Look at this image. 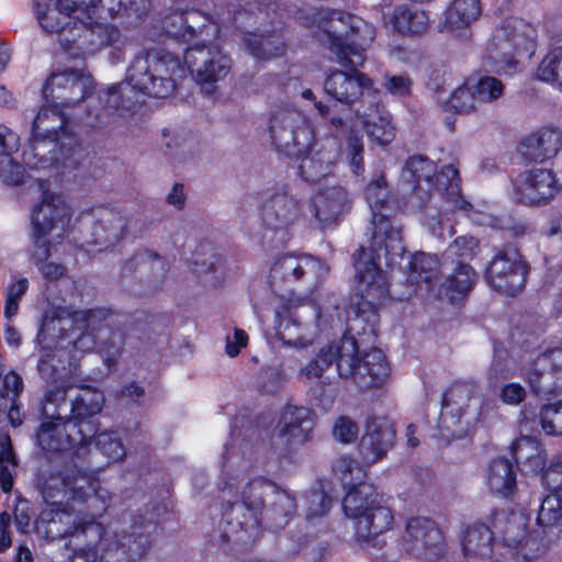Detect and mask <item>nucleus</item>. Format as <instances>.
Segmentation results:
<instances>
[{"label":"nucleus","instance_id":"obj_1","mask_svg":"<svg viewBox=\"0 0 562 562\" xmlns=\"http://www.w3.org/2000/svg\"><path fill=\"white\" fill-rule=\"evenodd\" d=\"M297 20L314 32L338 64L353 68L351 72H330L324 82L326 93L349 105L361 97L375 100L372 80L357 70L364 63L366 48L375 37L374 26L350 12L324 7L299 11Z\"/></svg>","mask_w":562,"mask_h":562},{"label":"nucleus","instance_id":"obj_2","mask_svg":"<svg viewBox=\"0 0 562 562\" xmlns=\"http://www.w3.org/2000/svg\"><path fill=\"white\" fill-rule=\"evenodd\" d=\"M186 71L179 57L164 48H143L131 59L125 79L100 91L97 97L89 94L79 123L90 127H103L114 115H125L138 106L137 95L165 99L178 88Z\"/></svg>","mask_w":562,"mask_h":562},{"label":"nucleus","instance_id":"obj_3","mask_svg":"<svg viewBox=\"0 0 562 562\" xmlns=\"http://www.w3.org/2000/svg\"><path fill=\"white\" fill-rule=\"evenodd\" d=\"M366 199L372 211V235L369 249L361 248L355 262L356 291L370 308L378 307L389 295V280L380 267L392 266L404 255L401 231L392 226L381 211L389 199V188L383 173H376L366 188Z\"/></svg>","mask_w":562,"mask_h":562},{"label":"nucleus","instance_id":"obj_4","mask_svg":"<svg viewBox=\"0 0 562 562\" xmlns=\"http://www.w3.org/2000/svg\"><path fill=\"white\" fill-rule=\"evenodd\" d=\"M215 14L223 25L243 31V43L257 60H271L286 52L284 9L273 0H218Z\"/></svg>","mask_w":562,"mask_h":562},{"label":"nucleus","instance_id":"obj_5","mask_svg":"<svg viewBox=\"0 0 562 562\" xmlns=\"http://www.w3.org/2000/svg\"><path fill=\"white\" fill-rule=\"evenodd\" d=\"M237 476H227L221 488L223 501V533L228 540L248 543L260 531L261 516L266 509V499L276 491L271 481L257 477L244 483Z\"/></svg>","mask_w":562,"mask_h":562},{"label":"nucleus","instance_id":"obj_6","mask_svg":"<svg viewBox=\"0 0 562 562\" xmlns=\"http://www.w3.org/2000/svg\"><path fill=\"white\" fill-rule=\"evenodd\" d=\"M72 326L74 319L64 311L46 314L37 334L38 344L45 350L37 362V372L53 386H74V361L79 350L69 342L75 339V336H70Z\"/></svg>","mask_w":562,"mask_h":562},{"label":"nucleus","instance_id":"obj_7","mask_svg":"<svg viewBox=\"0 0 562 562\" xmlns=\"http://www.w3.org/2000/svg\"><path fill=\"white\" fill-rule=\"evenodd\" d=\"M68 315V313H66ZM74 319L69 340L74 349L87 352L98 347L108 367L121 358L127 337V328L119 322L117 315L106 308L76 311L69 314Z\"/></svg>","mask_w":562,"mask_h":562},{"label":"nucleus","instance_id":"obj_8","mask_svg":"<svg viewBox=\"0 0 562 562\" xmlns=\"http://www.w3.org/2000/svg\"><path fill=\"white\" fill-rule=\"evenodd\" d=\"M403 177L414 183L413 199L416 206H424L434 191L440 192L456 207H463L465 201L461 195L459 170L453 165L443 166L437 172L436 164L426 156L411 157L404 167Z\"/></svg>","mask_w":562,"mask_h":562},{"label":"nucleus","instance_id":"obj_9","mask_svg":"<svg viewBox=\"0 0 562 562\" xmlns=\"http://www.w3.org/2000/svg\"><path fill=\"white\" fill-rule=\"evenodd\" d=\"M269 135L277 151L295 159L308 154L315 140L310 120L291 106H278L271 111Z\"/></svg>","mask_w":562,"mask_h":562},{"label":"nucleus","instance_id":"obj_10","mask_svg":"<svg viewBox=\"0 0 562 562\" xmlns=\"http://www.w3.org/2000/svg\"><path fill=\"white\" fill-rule=\"evenodd\" d=\"M312 312L319 330L335 327L340 318L333 313L325 314L319 308L306 306L303 300H282L276 308V335L284 346L306 348L312 345L314 334L303 322L305 312Z\"/></svg>","mask_w":562,"mask_h":562},{"label":"nucleus","instance_id":"obj_11","mask_svg":"<svg viewBox=\"0 0 562 562\" xmlns=\"http://www.w3.org/2000/svg\"><path fill=\"white\" fill-rule=\"evenodd\" d=\"M537 31L522 19H510L496 30L486 46V58L498 70L509 71L516 66V55L531 56L536 49Z\"/></svg>","mask_w":562,"mask_h":562},{"label":"nucleus","instance_id":"obj_12","mask_svg":"<svg viewBox=\"0 0 562 562\" xmlns=\"http://www.w3.org/2000/svg\"><path fill=\"white\" fill-rule=\"evenodd\" d=\"M341 358L338 374L342 379H351L360 390H368L383 384L390 367L382 350L371 349L358 359L357 341L352 337L341 338Z\"/></svg>","mask_w":562,"mask_h":562},{"label":"nucleus","instance_id":"obj_13","mask_svg":"<svg viewBox=\"0 0 562 562\" xmlns=\"http://www.w3.org/2000/svg\"><path fill=\"white\" fill-rule=\"evenodd\" d=\"M201 38L202 42H198L186 49L183 60L179 58L186 71L180 81L187 77L189 71L198 85H213L223 80L229 74L232 59L218 45L206 44V41L212 37L204 35Z\"/></svg>","mask_w":562,"mask_h":562},{"label":"nucleus","instance_id":"obj_14","mask_svg":"<svg viewBox=\"0 0 562 562\" xmlns=\"http://www.w3.org/2000/svg\"><path fill=\"white\" fill-rule=\"evenodd\" d=\"M94 89L91 75L79 69H65L53 72L43 88V95L47 103L63 110L81 109V102L88 103L89 94ZM78 111H76L77 113ZM79 113H83L79 111Z\"/></svg>","mask_w":562,"mask_h":562},{"label":"nucleus","instance_id":"obj_15","mask_svg":"<svg viewBox=\"0 0 562 562\" xmlns=\"http://www.w3.org/2000/svg\"><path fill=\"white\" fill-rule=\"evenodd\" d=\"M78 115H82V113H67L66 110L46 102L33 122L31 148L23 153L24 162L32 168L37 167L38 164L47 162L44 155L40 153L41 146L48 142L49 146L54 148L65 126L70 121L79 122L76 120Z\"/></svg>","mask_w":562,"mask_h":562},{"label":"nucleus","instance_id":"obj_16","mask_svg":"<svg viewBox=\"0 0 562 562\" xmlns=\"http://www.w3.org/2000/svg\"><path fill=\"white\" fill-rule=\"evenodd\" d=\"M527 266L517 248H495L485 271L487 283L497 292L514 296L526 284Z\"/></svg>","mask_w":562,"mask_h":562},{"label":"nucleus","instance_id":"obj_17","mask_svg":"<svg viewBox=\"0 0 562 562\" xmlns=\"http://www.w3.org/2000/svg\"><path fill=\"white\" fill-rule=\"evenodd\" d=\"M405 550L425 562H438L446 553L441 530L426 517L411 518L403 536Z\"/></svg>","mask_w":562,"mask_h":562},{"label":"nucleus","instance_id":"obj_18","mask_svg":"<svg viewBox=\"0 0 562 562\" xmlns=\"http://www.w3.org/2000/svg\"><path fill=\"white\" fill-rule=\"evenodd\" d=\"M213 2V18L199 10L177 7L173 12L168 14L164 20V29L167 35L182 40L183 42L192 41L195 37H217L220 26L223 25L215 14V4Z\"/></svg>","mask_w":562,"mask_h":562},{"label":"nucleus","instance_id":"obj_19","mask_svg":"<svg viewBox=\"0 0 562 562\" xmlns=\"http://www.w3.org/2000/svg\"><path fill=\"white\" fill-rule=\"evenodd\" d=\"M520 375L537 396L557 394L562 390V349L539 355L521 368Z\"/></svg>","mask_w":562,"mask_h":562},{"label":"nucleus","instance_id":"obj_20","mask_svg":"<svg viewBox=\"0 0 562 562\" xmlns=\"http://www.w3.org/2000/svg\"><path fill=\"white\" fill-rule=\"evenodd\" d=\"M71 220L70 207L65 200L50 191H43L40 202L33 207L31 223L37 235H49L63 239Z\"/></svg>","mask_w":562,"mask_h":562},{"label":"nucleus","instance_id":"obj_21","mask_svg":"<svg viewBox=\"0 0 562 562\" xmlns=\"http://www.w3.org/2000/svg\"><path fill=\"white\" fill-rule=\"evenodd\" d=\"M87 232L85 244L97 247L98 251L116 245L126 234V220L116 211L100 209L85 218Z\"/></svg>","mask_w":562,"mask_h":562},{"label":"nucleus","instance_id":"obj_22","mask_svg":"<svg viewBox=\"0 0 562 562\" xmlns=\"http://www.w3.org/2000/svg\"><path fill=\"white\" fill-rule=\"evenodd\" d=\"M261 216L271 228L284 227L300 214L299 198L288 186H274L266 189L260 195Z\"/></svg>","mask_w":562,"mask_h":562},{"label":"nucleus","instance_id":"obj_23","mask_svg":"<svg viewBox=\"0 0 562 562\" xmlns=\"http://www.w3.org/2000/svg\"><path fill=\"white\" fill-rule=\"evenodd\" d=\"M78 35L68 38L61 34L60 44L65 52L72 57L94 54L98 50L114 45L120 41L121 33L113 26L108 24L87 23L86 20L80 22Z\"/></svg>","mask_w":562,"mask_h":562},{"label":"nucleus","instance_id":"obj_24","mask_svg":"<svg viewBox=\"0 0 562 562\" xmlns=\"http://www.w3.org/2000/svg\"><path fill=\"white\" fill-rule=\"evenodd\" d=\"M558 192L553 172L544 168L525 170L513 180V198L516 202L533 205L552 199Z\"/></svg>","mask_w":562,"mask_h":562},{"label":"nucleus","instance_id":"obj_25","mask_svg":"<svg viewBox=\"0 0 562 562\" xmlns=\"http://www.w3.org/2000/svg\"><path fill=\"white\" fill-rule=\"evenodd\" d=\"M341 146L337 136H327L315 142L310 155L301 157L299 172L306 182H317L331 175L339 161Z\"/></svg>","mask_w":562,"mask_h":562},{"label":"nucleus","instance_id":"obj_26","mask_svg":"<svg viewBox=\"0 0 562 562\" xmlns=\"http://www.w3.org/2000/svg\"><path fill=\"white\" fill-rule=\"evenodd\" d=\"M104 395L95 387H81L71 400L69 408V423L79 434V438L89 442L98 432L94 417L102 411Z\"/></svg>","mask_w":562,"mask_h":562},{"label":"nucleus","instance_id":"obj_27","mask_svg":"<svg viewBox=\"0 0 562 562\" xmlns=\"http://www.w3.org/2000/svg\"><path fill=\"white\" fill-rule=\"evenodd\" d=\"M314 413L304 406L286 405L277 426V438L285 448L302 446L312 438Z\"/></svg>","mask_w":562,"mask_h":562},{"label":"nucleus","instance_id":"obj_28","mask_svg":"<svg viewBox=\"0 0 562 562\" xmlns=\"http://www.w3.org/2000/svg\"><path fill=\"white\" fill-rule=\"evenodd\" d=\"M395 429L385 417L369 418L359 443V452L366 465H372L386 457L395 442Z\"/></svg>","mask_w":562,"mask_h":562},{"label":"nucleus","instance_id":"obj_29","mask_svg":"<svg viewBox=\"0 0 562 562\" xmlns=\"http://www.w3.org/2000/svg\"><path fill=\"white\" fill-rule=\"evenodd\" d=\"M394 516L391 508L381 504L352 520L353 536L357 543L363 548H382L381 536L391 530Z\"/></svg>","mask_w":562,"mask_h":562},{"label":"nucleus","instance_id":"obj_30","mask_svg":"<svg viewBox=\"0 0 562 562\" xmlns=\"http://www.w3.org/2000/svg\"><path fill=\"white\" fill-rule=\"evenodd\" d=\"M348 210V192L340 186L319 189L311 201V212L322 228L336 225Z\"/></svg>","mask_w":562,"mask_h":562},{"label":"nucleus","instance_id":"obj_31","mask_svg":"<svg viewBox=\"0 0 562 562\" xmlns=\"http://www.w3.org/2000/svg\"><path fill=\"white\" fill-rule=\"evenodd\" d=\"M442 406L459 417L469 415L467 424L476 422L482 414L483 401L479 385L473 381L456 382L443 394Z\"/></svg>","mask_w":562,"mask_h":562},{"label":"nucleus","instance_id":"obj_32","mask_svg":"<svg viewBox=\"0 0 562 562\" xmlns=\"http://www.w3.org/2000/svg\"><path fill=\"white\" fill-rule=\"evenodd\" d=\"M328 272V267L319 259L310 255L285 254L280 256L271 267L273 279L296 281L305 274H312L315 279L323 278Z\"/></svg>","mask_w":562,"mask_h":562},{"label":"nucleus","instance_id":"obj_33","mask_svg":"<svg viewBox=\"0 0 562 562\" xmlns=\"http://www.w3.org/2000/svg\"><path fill=\"white\" fill-rule=\"evenodd\" d=\"M37 443L46 451H65L88 443L79 438L76 429L68 420L43 422L37 432Z\"/></svg>","mask_w":562,"mask_h":562},{"label":"nucleus","instance_id":"obj_34","mask_svg":"<svg viewBox=\"0 0 562 562\" xmlns=\"http://www.w3.org/2000/svg\"><path fill=\"white\" fill-rule=\"evenodd\" d=\"M368 104L367 109H357L356 115L361 120L368 138L376 145L385 146L395 136L390 114L375 100H369Z\"/></svg>","mask_w":562,"mask_h":562},{"label":"nucleus","instance_id":"obj_35","mask_svg":"<svg viewBox=\"0 0 562 562\" xmlns=\"http://www.w3.org/2000/svg\"><path fill=\"white\" fill-rule=\"evenodd\" d=\"M561 146V134L546 128L525 137L519 145V151L530 161L542 162L555 156Z\"/></svg>","mask_w":562,"mask_h":562},{"label":"nucleus","instance_id":"obj_36","mask_svg":"<svg viewBox=\"0 0 562 562\" xmlns=\"http://www.w3.org/2000/svg\"><path fill=\"white\" fill-rule=\"evenodd\" d=\"M462 551L467 562H480L494 553L493 533L484 524H473L462 533Z\"/></svg>","mask_w":562,"mask_h":562},{"label":"nucleus","instance_id":"obj_37","mask_svg":"<svg viewBox=\"0 0 562 562\" xmlns=\"http://www.w3.org/2000/svg\"><path fill=\"white\" fill-rule=\"evenodd\" d=\"M296 507L294 495L276 485V491L271 494L269 504L261 516V524L265 522L269 528L276 530L284 528L295 515Z\"/></svg>","mask_w":562,"mask_h":562},{"label":"nucleus","instance_id":"obj_38","mask_svg":"<svg viewBox=\"0 0 562 562\" xmlns=\"http://www.w3.org/2000/svg\"><path fill=\"white\" fill-rule=\"evenodd\" d=\"M481 13L480 0H453L445 12L441 30L450 33L467 30Z\"/></svg>","mask_w":562,"mask_h":562},{"label":"nucleus","instance_id":"obj_39","mask_svg":"<svg viewBox=\"0 0 562 562\" xmlns=\"http://www.w3.org/2000/svg\"><path fill=\"white\" fill-rule=\"evenodd\" d=\"M379 505L376 493L371 484L359 483L347 492L342 499V509L345 515L351 520L370 510L371 507Z\"/></svg>","mask_w":562,"mask_h":562},{"label":"nucleus","instance_id":"obj_40","mask_svg":"<svg viewBox=\"0 0 562 562\" xmlns=\"http://www.w3.org/2000/svg\"><path fill=\"white\" fill-rule=\"evenodd\" d=\"M390 23L401 34L420 35L428 29L429 18L423 10L400 5L395 8Z\"/></svg>","mask_w":562,"mask_h":562},{"label":"nucleus","instance_id":"obj_41","mask_svg":"<svg viewBox=\"0 0 562 562\" xmlns=\"http://www.w3.org/2000/svg\"><path fill=\"white\" fill-rule=\"evenodd\" d=\"M477 274L468 263H459L442 284V292L451 303L464 297L473 288Z\"/></svg>","mask_w":562,"mask_h":562},{"label":"nucleus","instance_id":"obj_42","mask_svg":"<svg viewBox=\"0 0 562 562\" xmlns=\"http://www.w3.org/2000/svg\"><path fill=\"white\" fill-rule=\"evenodd\" d=\"M486 481L492 493L507 496L516 486L512 462L506 458L494 459L490 463Z\"/></svg>","mask_w":562,"mask_h":562},{"label":"nucleus","instance_id":"obj_43","mask_svg":"<svg viewBox=\"0 0 562 562\" xmlns=\"http://www.w3.org/2000/svg\"><path fill=\"white\" fill-rule=\"evenodd\" d=\"M333 505V497L324 482H317L303 496V510L308 521L322 518L328 514Z\"/></svg>","mask_w":562,"mask_h":562},{"label":"nucleus","instance_id":"obj_44","mask_svg":"<svg viewBox=\"0 0 562 562\" xmlns=\"http://www.w3.org/2000/svg\"><path fill=\"white\" fill-rule=\"evenodd\" d=\"M71 386H52L44 392L40 402L41 412L45 419L53 422L69 420L67 392Z\"/></svg>","mask_w":562,"mask_h":562},{"label":"nucleus","instance_id":"obj_45","mask_svg":"<svg viewBox=\"0 0 562 562\" xmlns=\"http://www.w3.org/2000/svg\"><path fill=\"white\" fill-rule=\"evenodd\" d=\"M537 522L549 532L562 537V498L558 494L552 493L543 498Z\"/></svg>","mask_w":562,"mask_h":562},{"label":"nucleus","instance_id":"obj_46","mask_svg":"<svg viewBox=\"0 0 562 562\" xmlns=\"http://www.w3.org/2000/svg\"><path fill=\"white\" fill-rule=\"evenodd\" d=\"M105 0H90L88 3L79 0H56V9L58 14L68 23L72 15L81 21H91L100 14L101 9L104 8Z\"/></svg>","mask_w":562,"mask_h":562},{"label":"nucleus","instance_id":"obj_47","mask_svg":"<svg viewBox=\"0 0 562 562\" xmlns=\"http://www.w3.org/2000/svg\"><path fill=\"white\" fill-rule=\"evenodd\" d=\"M150 524L144 527H132L131 532L122 531L117 546L131 557H143L151 546Z\"/></svg>","mask_w":562,"mask_h":562},{"label":"nucleus","instance_id":"obj_48","mask_svg":"<svg viewBox=\"0 0 562 562\" xmlns=\"http://www.w3.org/2000/svg\"><path fill=\"white\" fill-rule=\"evenodd\" d=\"M409 281L416 284H431L437 278L438 259L436 256L419 252L412 257L408 262Z\"/></svg>","mask_w":562,"mask_h":562},{"label":"nucleus","instance_id":"obj_49","mask_svg":"<svg viewBox=\"0 0 562 562\" xmlns=\"http://www.w3.org/2000/svg\"><path fill=\"white\" fill-rule=\"evenodd\" d=\"M366 464H360L350 456H341L334 462L333 470L335 475L345 486H356L364 483L367 476Z\"/></svg>","mask_w":562,"mask_h":562},{"label":"nucleus","instance_id":"obj_50","mask_svg":"<svg viewBox=\"0 0 562 562\" xmlns=\"http://www.w3.org/2000/svg\"><path fill=\"white\" fill-rule=\"evenodd\" d=\"M341 340L319 349L316 357L302 370L307 378H321L325 370L335 361L336 366L341 358Z\"/></svg>","mask_w":562,"mask_h":562},{"label":"nucleus","instance_id":"obj_51","mask_svg":"<svg viewBox=\"0 0 562 562\" xmlns=\"http://www.w3.org/2000/svg\"><path fill=\"white\" fill-rule=\"evenodd\" d=\"M479 100L474 93L472 85L458 87L445 102L443 108L447 112L468 114L477 109Z\"/></svg>","mask_w":562,"mask_h":562},{"label":"nucleus","instance_id":"obj_52","mask_svg":"<svg viewBox=\"0 0 562 562\" xmlns=\"http://www.w3.org/2000/svg\"><path fill=\"white\" fill-rule=\"evenodd\" d=\"M537 76L540 80L562 89V46L550 50L541 60Z\"/></svg>","mask_w":562,"mask_h":562},{"label":"nucleus","instance_id":"obj_53","mask_svg":"<svg viewBox=\"0 0 562 562\" xmlns=\"http://www.w3.org/2000/svg\"><path fill=\"white\" fill-rule=\"evenodd\" d=\"M364 145L362 135L350 128L346 138L345 156L351 171L360 176L364 171Z\"/></svg>","mask_w":562,"mask_h":562},{"label":"nucleus","instance_id":"obj_54","mask_svg":"<svg viewBox=\"0 0 562 562\" xmlns=\"http://www.w3.org/2000/svg\"><path fill=\"white\" fill-rule=\"evenodd\" d=\"M479 248V241L472 236H461L453 240L452 244L445 251V259L456 260L457 265L467 263L465 261L471 260Z\"/></svg>","mask_w":562,"mask_h":562},{"label":"nucleus","instance_id":"obj_55","mask_svg":"<svg viewBox=\"0 0 562 562\" xmlns=\"http://www.w3.org/2000/svg\"><path fill=\"white\" fill-rule=\"evenodd\" d=\"M479 103H493L504 94V83L492 76H483L472 85Z\"/></svg>","mask_w":562,"mask_h":562},{"label":"nucleus","instance_id":"obj_56","mask_svg":"<svg viewBox=\"0 0 562 562\" xmlns=\"http://www.w3.org/2000/svg\"><path fill=\"white\" fill-rule=\"evenodd\" d=\"M29 289L26 278L12 276L11 282L5 288L4 316L10 319L18 314L19 304Z\"/></svg>","mask_w":562,"mask_h":562},{"label":"nucleus","instance_id":"obj_57","mask_svg":"<svg viewBox=\"0 0 562 562\" xmlns=\"http://www.w3.org/2000/svg\"><path fill=\"white\" fill-rule=\"evenodd\" d=\"M95 448L111 462L122 460L126 453L125 448L117 435L113 431L95 434Z\"/></svg>","mask_w":562,"mask_h":562},{"label":"nucleus","instance_id":"obj_58","mask_svg":"<svg viewBox=\"0 0 562 562\" xmlns=\"http://www.w3.org/2000/svg\"><path fill=\"white\" fill-rule=\"evenodd\" d=\"M503 541L512 548H518L527 541L526 524L521 515L514 514L506 519Z\"/></svg>","mask_w":562,"mask_h":562},{"label":"nucleus","instance_id":"obj_59","mask_svg":"<svg viewBox=\"0 0 562 562\" xmlns=\"http://www.w3.org/2000/svg\"><path fill=\"white\" fill-rule=\"evenodd\" d=\"M540 423L548 435L562 436V401L543 406Z\"/></svg>","mask_w":562,"mask_h":562},{"label":"nucleus","instance_id":"obj_60","mask_svg":"<svg viewBox=\"0 0 562 562\" xmlns=\"http://www.w3.org/2000/svg\"><path fill=\"white\" fill-rule=\"evenodd\" d=\"M25 168L14 161L10 156L0 157V180L9 186H19L24 182Z\"/></svg>","mask_w":562,"mask_h":562},{"label":"nucleus","instance_id":"obj_61","mask_svg":"<svg viewBox=\"0 0 562 562\" xmlns=\"http://www.w3.org/2000/svg\"><path fill=\"white\" fill-rule=\"evenodd\" d=\"M331 434L335 440L351 443L358 438L359 427L350 417L339 416L333 424Z\"/></svg>","mask_w":562,"mask_h":562},{"label":"nucleus","instance_id":"obj_62","mask_svg":"<svg viewBox=\"0 0 562 562\" xmlns=\"http://www.w3.org/2000/svg\"><path fill=\"white\" fill-rule=\"evenodd\" d=\"M33 250L31 254V260L40 267L41 265L48 261L52 256V250L55 247V243L49 235H37L33 231Z\"/></svg>","mask_w":562,"mask_h":562},{"label":"nucleus","instance_id":"obj_63","mask_svg":"<svg viewBox=\"0 0 562 562\" xmlns=\"http://www.w3.org/2000/svg\"><path fill=\"white\" fill-rule=\"evenodd\" d=\"M56 0H34V11L37 18V21L42 29L47 33H54L58 27V22L47 21V14H58V10L55 4Z\"/></svg>","mask_w":562,"mask_h":562},{"label":"nucleus","instance_id":"obj_64","mask_svg":"<svg viewBox=\"0 0 562 562\" xmlns=\"http://www.w3.org/2000/svg\"><path fill=\"white\" fill-rule=\"evenodd\" d=\"M133 260L138 265H150L153 270L157 271L161 278H164L168 271L167 261L150 250H144L136 254Z\"/></svg>","mask_w":562,"mask_h":562}]
</instances>
